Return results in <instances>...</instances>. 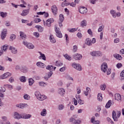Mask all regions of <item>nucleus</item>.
<instances>
[{
	"instance_id": "41",
	"label": "nucleus",
	"mask_w": 124,
	"mask_h": 124,
	"mask_svg": "<svg viewBox=\"0 0 124 124\" xmlns=\"http://www.w3.org/2000/svg\"><path fill=\"white\" fill-rule=\"evenodd\" d=\"M81 26L82 27H85V26H87V21L86 20H83L81 22Z\"/></svg>"
},
{
	"instance_id": "5",
	"label": "nucleus",
	"mask_w": 124,
	"mask_h": 124,
	"mask_svg": "<svg viewBox=\"0 0 124 124\" xmlns=\"http://www.w3.org/2000/svg\"><path fill=\"white\" fill-rule=\"evenodd\" d=\"M15 69L16 70H19V69H20V70H21V71H22V72H23L24 73L27 72V70H28V68H27V67L24 66L21 67V68H20V66L19 65H16L15 67Z\"/></svg>"
},
{
	"instance_id": "11",
	"label": "nucleus",
	"mask_w": 124,
	"mask_h": 124,
	"mask_svg": "<svg viewBox=\"0 0 124 124\" xmlns=\"http://www.w3.org/2000/svg\"><path fill=\"white\" fill-rule=\"evenodd\" d=\"M91 55L93 57H100L101 52L100 51H93L91 53Z\"/></svg>"
},
{
	"instance_id": "7",
	"label": "nucleus",
	"mask_w": 124,
	"mask_h": 124,
	"mask_svg": "<svg viewBox=\"0 0 124 124\" xmlns=\"http://www.w3.org/2000/svg\"><path fill=\"white\" fill-rule=\"evenodd\" d=\"M44 22V25H46L47 27H51V24L52 23H54V19L53 18H49L46 21V23L45 22Z\"/></svg>"
},
{
	"instance_id": "27",
	"label": "nucleus",
	"mask_w": 124,
	"mask_h": 124,
	"mask_svg": "<svg viewBox=\"0 0 124 124\" xmlns=\"http://www.w3.org/2000/svg\"><path fill=\"white\" fill-rule=\"evenodd\" d=\"M10 50H11L13 54H17V49H15V47L13 46H10Z\"/></svg>"
},
{
	"instance_id": "23",
	"label": "nucleus",
	"mask_w": 124,
	"mask_h": 124,
	"mask_svg": "<svg viewBox=\"0 0 124 124\" xmlns=\"http://www.w3.org/2000/svg\"><path fill=\"white\" fill-rule=\"evenodd\" d=\"M91 121L93 124H99V121H95V118L94 117H92Z\"/></svg>"
},
{
	"instance_id": "19",
	"label": "nucleus",
	"mask_w": 124,
	"mask_h": 124,
	"mask_svg": "<svg viewBox=\"0 0 124 124\" xmlns=\"http://www.w3.org/2000/svg\"><path fill=\"white\" fill-rule=\"evenodd\" d=\"M115 99L118 101H121V100H122V97L121 96V94L119 93L115 94Z\"/></svg>"
},
{
	"instance_id": "48",
	"label": "nucleus",
	"mask_w": 124,
	"mask_h": 124,
	"mask_svg": "<svg viewBox=\"0 0 124 124\" xmlns=\"http://www.w3.org/2000/svg\"><path fill=\"white\" fill-rule=\"evenodd\" d=\"M63 108H64V106H63V105H59V107H58V109L59 110H62V109H63Z\"/></svg>"
},
{
	"instance_id": "28",
	"label": "nucleus",
	"mask_w": 124,
	"mask_h": 124,
	"mask_svg": "<svg viewBox=\"0 0 124 124\" xmlns=\"http://www.w3.org/2000/svg\"><path fill=\"white\" fill-rule=\"evenodd\" d=\"M111 104H112V101H111V100H109L106 105V106H105L106 108H110L111 106Z\"/></svg>"
},
{
	"instance_id": "4",
	"label": "nucleus",
	"mask_w": 124,
	"mask_h": 124,
	"mask_svg": "<svg viewBox=\"0 0 124 124\" xmlns=\"http://www.w3.org/2000/svg\"><path fill=\"white\" fill-rule=\"evenodd\" d=\"M55 31L56 32V35L57 37H59V38H62V32L60 31V28L55 27Z\"/></svg>"
},
{
	"instance_id": "63",
	"label": "nucleus",
	"mask_w": 124,
	"mask_h": 124,
	"mask_svg": "<svg viewBox=\"0 0 124 124\" xmlns=\"http://www.w3.org/2000/svg\"><path fill=\"white\" fill-rule=\"evenodd\" d=\"M74 100V103L75 105H77V104H78V103H77V100H76V99H75V98L73 99Z\"/></svg>"
},
{
	"instance_id": "29",
	"label": "nucleus",
	"mask_w": 124,
	"mask_h": 124,
	"mask_svg": "<svg viewBox=\"0 0 124 124\" xmlns=\"http://www.w3.org/2000/svg\"><path fill=\"white\" fill-rule=\"evenodd\" d=\"M86 43L87 45H88V46H91V45H92V40H91V39L87 38L86 39Z\"/></svg>"
},
{
	"instance_id": "1",
	"label": "nucleus",
	"mask_w": 124,
	"mask_h": 124,
	"mask_svg": "<svg viewBox=\"0 0 124 124\" xmlns=\"http://www.w3.org/2000/svg\"><path fill=\"white\" fill-rule=\"evenodd\" d=\"M31 117V114H24L21 116L19 113L15 112L14 114V118L17 119V120H20V119H30Z\"/></svg>"
},
{
	"instance_id": "49",
	"label": "nucleus",
	"mask_w": 124,
	"mask_h": 124,
	"mask_svg": "<svg viewBox=\"0 0 124 124\" xmlns=\"http://www.w3.org/2000/svg\"><path fill=\"white\" fill-rule=\"evenodd\" d=\"M16 38V35L14 34L11 35L10 36V39H11L12 41L14 40V39H15Z\"/></svg>"
},
{
	"instance_id": "6",
	"label": "nucleus",
	"mask_w": 124,
	"mask_h": 124,
	"mask_svg": "<svg viewBox=\"0 0 124 124\" xmlns=\"http://www.w3.org/2000/svg\"><path fill=\"white\" fill-rule=\"evenodd\" d=\"M23 45H25V46H26L28 49H33L34 48V46H33V45L31 43L23 41Z\"/></svg>"
},
{
	"instance_id": "46",
	"label": "nucleus",
	"mask_w": 124,
	"mask_h": 124,
	"mask_svg": "<svg viewBox=\"0 0 124 124\" xmlns=\"http://www.w3.org/2000/svg\"><path fill=\"white\" fill-rule=\"evenodd\" d=\"M110 13L112 14L113 18H116V12L114 10L110 11Z\"/></svg>"
},
{
	"instance_id": "10",
	"label": "nucleus",
	"mask_w": 124,
	"mask_h": 124,
	"mask_svg": "<svg viewBox=\"0 0 124 124\" xmlns=\"http://www.w3.org/2000/svg\"><path fill=\"white\" fill-rule=\"evenodd\" d=\"M52 12L53 13V15H57L58 14V8L56 5H53L51 7Z\"/></svg>"
},
{
	"instance_id": "25",
	"label": "nucleus",
	"mask_w": 124,
	"mask_h": 124,
	"mask_svg": "<svg viewBox=\"0 0 124 124\" xmlns=\"http://www.w3.org/2000/svg\"><path fill=\"white\" fill-rule=\"evenodd\" d=\"M114 58H116L117 60H118L119 61H121V59L123 58L120 54H115L113 55Z\"/></svg>"
},
{
	"instance_id": "59",
	"label": "nucleus",
	"mask_w": 124,
	"mask_h": 124,
	"mask_svg": "<svg viewBox=\"0 0 124 124\" xmlns=\"http://www.w3.org/2000/svg\"><path fill=\"white\" fill-rule=\"evenodd\" d=\"M2 50H3V51H6V50H7V45H5L3 46L1 51H2Z\"/></svg>"
},
{
	"instance_id": "43",
	"label": "nucleus",
	"mask_w": 124,
	"mask_h": 124,
	"mask_svg": "<svg viewBox=\"0 0 124 124\" xmlns=\"http://www.w3.org/2000/svg\"><path fill=\"white\" fill-rule=\"evenodd\" d=\"M24 99H26L27 100H29V99H30V98H31V97H30V95H29L28 94H25L23 96Z\"/></svg>"
},
{
	"instance_id": "26",
	"label": "nucleus",
	"mask_w": 124,
	"mask_h": 124,
	"mask_svg": "<svg viewBox=\"0 0 124 124\" xmlns=\"http://www.w3.org/2000/svg\"><path fill=\"white\" fill-rule=\"evenodd\" d=\"M49 40L51 43H56V39H55L53 35H50Z\"/></svg>"
},
{
	"instance_id": "44",
	"label": "nucleus",
	"mask_w": 124,
	"mask_h": 124,
	"mask_svg": "<svg viewBox=\"0 0 124 124\" xmlns=\"http://www.w3.org/2000/svg\"><path fill=\"white\" fill-rule=\"evenodd\" d=\"M120 76L121 78V80L124 79V70L122 71L120 73Z\"/></svg>"
},
{
	"instance_id": "20",
	"label": "nucleus",
	"mask_w": 124,
	"mask_h": 124,
	"mask_svg": "<svg viewBox=\"0 0 124 124\" xmlns=\"http://www.w3.org/2000/svg\"><path fill=\"white\" fill-rule=\"evenodd\" d=\"M58 93L61 95H63L65 93V90L63 88H60L58 90Z\"/></svg>"
},
{
	"instance_id": "62",
	"label": "nucleus",
	"mask_w": 124,
	"mask_h": 124,
	"mask_svg": "<svg viewBox=\"0 0 124 124\" xmlns=\"http://www.w3.org/2000/svg\"><path fill=\"white\" fill-rule=\"evenodd\" d=\"M64 70H65V67H62L60 69V71H61V72H63Z\"/></svg>"
},
{
	"instance_id": "33",
	"label": "nucleus",
	"mask_w": 124,
	"mask_h": 124,
	"mask_svg": "<svg viewBox=\"0 0 124 124\" xmlns=\"http://www.w3.org/2000/svg\"><path fill=\"white\" fill-rule=\"evenodd\" d=\"M46 114H47V110L46 109H43V111L41 112V115L44 117L46 116Z\"/></svg>"
},
{
	"instance_id": "58",
	"label": "nucleus",
	"mask_w": 124,
	"mask_h": 124,
	"mask_svg": "<svg viewBox=\"0 0 124 124\" xmlns=\"http://www.w3.org/2000/svg\"><path fill=\"white\" fill-rule=\"evenodd\" d=\"M116 66H117V68H121V67H122V66H123V64L121 63H118L116 65Z\"/></svg>"
},
{
	"instance_id": "16",
	"label": "nucleus",
	"mask_w": 124,
	"mask_h": 124,
	"mask_svg": "<svg viewBox=\"0 0 124 124\" xmlns=\"http://www.w3.org/2000/svg\"><path fill=\"white\" fill-rule=\"evenodd\" d=\"M29 13H30V9L23 10L20 15L23 16H27Z\"/></svg>"
},
{
	"instance_id": "57",
	"label": "nucleus",
	"mask_w": 124,
	"mask_h": 124,
	"mask_svg": "<svg viewBox=\"0 0 124 124\" xmlns=\"http://www.w3.org/2000/svg\"><path fill=\"white\" fill-rule=\"evenodd\" d=\"M33 35L34 36H36V37H39V33L38 32H35L33 33Z\"/></svg>"
},
{
	"instance_id": "2",
	"label": "nucleus",
	"mask_w": 124,
	"mask_h": 124,
	"mask_svg": "<svg viewBox=\"0 0 124 124\" xmlns=\"http://www.w3.org/2000/svg\"><path fill=\"white\" fill-rule=\"evenodd\" d=\"M35 95L40 101H43V100H45L47 98V97L45 95H41L40 92L39 91H36L35 92Z\"/></svg>"
},
{
	"instance_id": "17",
	"label": "nucleus",
	"mask_w": 124,
	"mask_h": 124,
	"mask_svg": "<svg viewBox=\"0 0 124 124\" xmlns=\"http://www.w3.org/2000/svg\"><path fill=\"white\" fill-rule=\"evenodd\" d=\"M36 65L38 67H40L41 68H44L45 65L44 63H42L41 62H38L36 63Z\"/></svg>"
},
{
	"instance_id": "64",
	"label": "nucleus",
	"mask_w": 124,
	"mask_h": 124,
	"mask_svg": "<svg viewBox=\"0 0 124 124\" xmlns=\"http://www.w3.org/2000/svg\"><path fill=\"white\" fill-rule=\"evenodd\" d=\"M120 53L121 55H124V49H122L120 51Z\"/></svg>"
},
{
	"instance_id": "21",
	"label": "nucleus",
	"mask_w": 124,
	"mask_h": 124,
	"mask_svg": "<svg viewBox=\"0 0 124 124\" xmlns=\"http://www.w3.org/2000/svg\"><path fill=\"white\" fill-rule=\"evenodd\" d=\"M39 53L41 55L39 57V59H40V60H43L44 61H46V57H45V55L40 52H39Z\"/></svg>"
},
{
	"instance_id": "34",
	"label": "nucleus",
	"mask_w": 124,
	"mask_h": 124,
	"mask_svg": "<svg viewBox=\"0 0 124 124\" xmlns=\"http://www.w3.org/2000/svg\"><path fill=\"white\" fill-rule=\"evenodd\" d=\"M97 99L99 101H102V94L99 93L97 96Z\"/></svg>"
},
{
	"instance_id": "60",
	"label": "nucleus",
	"mask_w": 124,
	"mask_h": 124,
	"mask_svg": "<svg viewBox=\"0 0 124 124\" xmlns=\"http://www.w3.org/2000/svg\"><path fill=\"white\" fill-rule=\"evenodd\" d=\"M95 42H96V40H95V38H93L91 41V43H93V44H94Z\"/></svg>"
},
{
	"instance_id": "56",
	"label": "nucleus",
	"mask_w": 124,
	"mask_h": 124,
	"mask_svg": "<svg viewBox=\"0 0 124 124\" xmlns=\"http://www.w3.org/2000/svg\"><path fill=\"white\" fill-rule=\"evenodd\" d=\"M104 26H100L98 29V32H100V31H102V30H103Z\"/></svg>"
},
{
	"instance_id": "52",
	"label": "nucleus",
	"mask_w": 124,
	"mask_h": 124,
	"mask_svg": "<svg viewBox=\"0 0 124 124\" xmlns=\"http://www.w3.org/2000/svg\"><path fill=\"white\" fill-rule=\"evenodd\" d=\"M78 49V47H77V46H73V52H76Z\"/></svg>"
},
{
	"instance_id": "13",
	"label": "nucleus",
	"mask_w": 124,
	"mask_h": 124,
	"mask_svg": "<svg viewBox=\"0 0 124 124\" xmlns=\"http://www.w3.org/2000/svg\"><path fill=\"white\" fill-rule=\"evenodd\" d=\"M10 76H11V74H10L9 72H7L1 76L0 77V79H5V78H8V77Z\"/></svg>"
},
{
	"instance_id": "61",
	"label": "nucleus",
	"mask_w": 124,
	"mask_h": 124,
	"mask_svg": "<svg viewBox=\"0 0 124 124\" xmlns=\"http://www.w3.org/2000/svg\"><path fill=\"white\" fill-rule=\"evenodd\" d=\"M114 43H119V42H120V39L116 38L114 40Z\"/></svg>"
},
{
	"instance_id": "40",
	"label": "nucleus",
	"mask_w": 124,
	"mask_h": 124,
	"mask_svg": "<svg viewBox=\"0 0 124 124\" xmlns=\"http://www.w3.org/2000/svg\"><path fill=\"white\" fill-rule=\"evenodd\" d=\"M39 86H41V87H45L47 85V83L43 82V81H41L39 82Z\"/></svg>"
},
{
	"instance_id": "3",
	"label": "nucleus",
	"mask_w": 124,
	"mask_h": 124,
	"mask_svg": "<svg viewBox=\"0 0 124 124\" xmlns=\"http://www.w3.org/2000/svg\"><path fill=\"white\" fill-rule=\"evenodd\" d=\"M77 117H78V116L76 115H74L73 117H72L70 119L69 121L71 123H73V124H81V119L77 120Z\"/></svg>"
},
{
	"instance_id": "14",
	"label": "nucleus",
	"mask_w": 124,
	"mask_h": 124,
	"mask_svg": "<svg viewBox=\"0 0 124 124\" xmlns=\"http://www.w3.org/2000/svg\"><path fill=\"white\" fill-rule=\"evenodd\" d=\"M79 12L81 14H85L86 13H87V12H88V9L85 7H81L79 8Z\"/></svg>"
},
{
	"instance_id": "36",
	"label": "nucleus",
	"mask_w": 124,
	"mask_h": 124,
	"mask_svg": "<svg viewBox=\"0 0 124 124\" xmlns=\"http://www.w3.org/2000/svg\"><path fill=\"white\" fill-rule=\"evenodd\" d=\"M0 16L1 17H2V18H4L5 17H6V16H7V13H4L3 12H1Z\"/></svg>"
},
{
	"instance_id": "32",
	"label": "nucleus",
	"mask_w": 124,
	"mask_h": 124,
	"mask_svg": "<svg viewBox=\"0 0 124 124\" xmlns=\"http://www.w3.org/2000/svg\"><path fill=\"white\" fill-rule=\"evenodd\" d=\"M20 36L21 37V38H22V39H25L26 37L27 36L26 35H25L24 32H23L22 31L20 32Z\"/></svg>"
},
{
	"instance_id": "47",
	"label": "nucleus",
	"mask_w": 124,
	"mask_h": 124,
	"mask_svg": "<svg viewBox=\"0 0 124 124\" xmlns=\"http://www.w3.org/2000/svg\"><path fill=\"white\" fill-rule=\"evenodd\" d=\"M33 21L34 23H40L41 20L40 19V18H35Z\"/></svg>"
},
{
	"instance_id": "8",
	"label": "nucleus",
	"mask_w": 124,
	"mask_h": 124,
	"mask_svg": "<svg viewBox=\"0 0 124 124\" xmlns=\"http://www.w3.org/2000/svg\"><path fill=\"white\" fill-rule=\"evenodd\" d=\"M72 66L77 70H78L79 71H81L82 70V67L80 64H77V63H73L72 64Z\"/></svg>"
},
{
	"instance_id": "22",
	"label": "nucleus",
	"mask_w": 124,
	"mask_h": 124,
	"mask_svg": "<svg viewBox=\"0 0 124 124\" xmlns=\"http://www.w3.org/2000/svg\"><path fill=\"white\" fill-rule=\"evenodd\" d=\"M47 70H51V71H55L56 69V67H54L52 65H48L46 67Z\"/></svg>"
},
{
	"instance_id": "12",
	"label": "nucleus",
	"mask_w": 124,
	"mask_h": 124,
	"mask_svg": "<svg viewBox=\"0 0 124 124\" xmlns=\"http://www.w3.org/2000/svg\"><path fill=\"white\" fill-rule=\"evenodd\" d=\"M7 33V30L4 29L1 31V39L3 40L5 38Z\"/></svg>"
},
{
	"instance_id": "38",
	"label": "nucleus",
	"mask_w": 124,
	"mask_h": 124,
	"mask_svg": "<svg viewBox=\"0 0 124 124\" xmlns=\"http://www.w3.org/2000/svg\"><path fill=\"white\" fill-rule=\"evenodd\" d=\"M100 89L102 91H105V89H106V85H105V84L101 85Z\"/></svg>"
},
{
	"instance_id": "24",
	"label": "nucleus",
	"mask_w": 124,
	"mask_h": 124,
	"mask_svg": "<svg viewBox=\"0 0 124 124\" xmlns=\"http://www.w3.org/2000/svg\"><path fill=\"white\" fill-rule=\"evenodd\" d=\"M36 29H38V31L39 32H42L43 31L44 29L42 28L41 26L37 25L35 27Z\"/></svg>"
},
{
	"instance_id": "30",
	"label": "nucleus",
	"mask_w": 124,
	"mask_h": 124,
	"mask_svg": "<svg viewBox=\"0 0 124 124\" xmlns=\"http://www.w3.org/2000/svg\"><path fill=\"white\" fill-rule=\"evenodd\" d=\"M59 17V22H60V23H62V22H63V20H64V17L63 16V15L61 14Z\"/></svg>"
},
{
	"instance_id": "31",
	"label": "nucleus",
	"mask_w": 124,
	"mask_h": 124,
	"mask_svg": "<svg viewBox=\"0 0 124 124\" xmlns=\"http://www.w3.org/2000/svg\"><path fill=\"white\" fill-rule=\"evenodd\" d=\"M86 91H84V93L86 96L89 95V93L90 91H91V89H90V88H89V87H87L86 88Z\"/></svg>"
},
{
	"instance_id": "51",
	"label": "nucleus",
	"mask_w": 124,
	"mask_h": 124,
	"mask_svg": "<svg viewBox=\"0 0 124 124\" xmlns=\"http://www.w3.org/2000/svg\"><path fill=\"white\" fill-rule=\"evenodd\" d=\"M77 36H78V38H82V34L81 32H78L77 34Z\"/></svg>"
},
{
	"instance_id": "50",
	"label": "nucleus",
	"mask_w": 124,
	"mask_h": 124,
	"mask_svg": "<svg viewBox=\"0 0 124 124\" xmlns=\"http://www.w3.org/2000/svg\"><path fill=\"white\" fill-rule=\"evenodd\" d=\"M78 101L79 104H80V105H82V104H84V100H81V99H79V100H78Z\"/></svg>"
},
{
	"instance_id": "37",
	"label": "nucleus",
	"mask_w": 124,
	"mask_h": 124,
	"mask_svg": "<svg viewBox=\"0 0 124 124\" xmlns=\"http://www.w3.org/2000/svg\"><path fill=\"white\" fill-rule=\"evenodd\" d=\"M16 107H18V108H20L21 109H23L25 107V104H20L18 105H16Z\"/></svg>"
},
{
	"instance_id": "39",
	"label": "nucleus",
	"mask_w": 124,
	"mask_h": 124,
	"mask_svg": "<svg viewBox=\"0 0 124 124\" xmlns=\"http://www.w3.org/2000/svg\"><path fill=\"white\" fill-rule=\"evenodd\" d=\"M64 57L66 59V60H68V61H71V57H70V56H69V55H68L67 54H65Z\"/></svg>"
},
{
	"instance_id": "9",
	"label": "nucleus",
	"mask_w": 124,
	"mask_h": 124,
	"mask_svg": "<svg viewBox=\"0 0 124 124\" xmlns=\"http://www.w3.org/2000/svg\"><path fill=\"white\" fill-rule=\"evenodd\" d=\"M101 69L102 71H103V72H106V71H107V69H108L107 63H103L101 65Z\"/></svg>"
},
{
	"instance_id": "35",
	"label": "nucleus",
	"mask_w": 124,
	"mask_h": 124,
	"mask_svg": "<svg viewBox=\"0 0 124 124\" xmlns=\"http://www.w3.org/2000/svg\"><path fill=\"white\" fill-rule=\"evenodd\" d=\"M34 83V80L32 78H29V86H32V84Z\"/></svg>"
},
{
	"instance_id": "45",
	"label": "nucleus",
	"mask_w": 124,
	"mask_h": 124,
	"mask_svg": "<svg viewBox=\"0 0 124 124\" xmlns=\"http://www.w3.org/2000/svg\"><path fill=\"white\" fill-rule=\"evenodd\" d=\"M21 82H23V83H25L26 82V77L24 76H22L20 78Z\"/></svg>"
},
{
	"instance_id": "18",
	"label": "nucleus",
	"mask_w": 124,
	"mask_h": 124,
	"mask_svg": "<svg viewBox=\"0 0 124 124\" xmlns=\"http://www.w3.org/2000/svg\"><path fill=\"white\" fill-rule=\"evenodd\" d=\"M112 116L114 122H117V121H118V117H117L116 111L114 110L112 111Z\"/></svg>"
},
{
	"instance_id": "54",
	"label": "nucleus",
	"mask_w": 124,
	"mask_h": 124,
	"mask_svg": "<svg viewBox=\"0 0 124 124\" xmlns=\"http://www.w3.org/2000/svg\"><path fill=\"white\" fill-rule=\"evenodd\" d=\"M77 31V29L72 28L69 30L70 32H74V31Z\"/></svg>"
},
{
	"instance_id": "55",
	"label": "nucleus",
	"mask_w": 124,
	"mask_h": 124,
	"mask_svg": "<svg viewBox=\"0 0 124 124\" xmlns=\"http://www.w3.org/2000/svg\"><path fill=\"white\" fill-rule=\"evenodd\" d=\"M88 33H89L90 35H91L92 36H93V31H92V30L89 29L88 30Z\"/></svg>"
},
{
	"instance_id": "15",
	"label": "nucleus",
	"mask_w": 124,
	"mask_h": 124,
	"mask_svg": "<svg viewBox=\"0 0 124 124\" xmlns=\"http://www.w3.org/2000/svg\"><path fill=\"white\" fill-rule=\"evenodd\" d=\"M73 57L76 61H80L82 59V55L77 53L74 55Z\"/></svg>"
},
{
	"instance_id": "42",
	"label": "nucleus",
	"mask_w": 124,
	"mask_h": 124,
	"mask_svg": "<svg viewBox=\"0 0 124 124\" xmlns=\"http://www.w3.org/2000/svg\"><path fill=\"white\" fill-rule=\"evenodd\" d=\"M56 66H62V63H61L60 61H57L56 62Z\"/></svg>"
},
{
	"instance_id": "53",
	"label": "nucleus",
	"mask_w": 124,
	"mask_h": 124,
	"mask_svg": "<svg viewBox=\"0 0 124 124\" xmlns=\"http://www.w3.org/2000/svg\"><path fill=\"white\" fill-rule=\"evenodd\" d=\"M9 82H10V83H13V82H14V78L11 77L9 79Z\"/></svg>"
}]
</instances>
